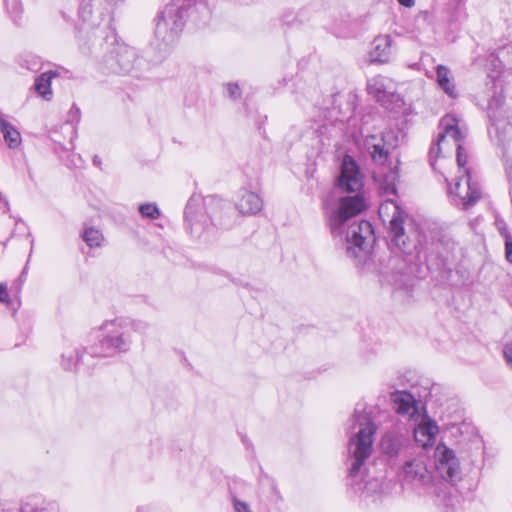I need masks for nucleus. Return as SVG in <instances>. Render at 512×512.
I'll list each match as a JSON object with an SVG mask.
<instances>
[{
  "label": "nucleus",
  "mask_w": 512,
  "mask_h": 512,
  "mask_svg": "<svg viewBox=\"0 0 512 512\" xmlns=\"http://www.w3.org/2000/svg\"><path fill=\"white\" fill-rule=\"evenodd\" d=\"M495 224H496L498 231L505 239H507V237H511L507 230L506 223L504 222V220L497 218L495 221Z\"/></svg>",
  "instance_id": "7c9ffc66"
},
{
  "label": "nucleus",
  "mask_w": 512,
  "mask_h": 512,
  "mask_svg": "<svg viewBox=\"0 0 512 512\" xmlns=\"http://www.w3.org/2000/svg\"><path fill=\"white\" fill-rule=\"evenodd\" d=\"M368 92L387 108H389V102L398 103L402 101L400 95L396 93L394 82L381 75H377L369 80Z\"/></svg>",
  "instance_id": "f8f14e48"
},
{
  "label": "nucleus",
  "mask_w": 512,
  "mask_h": 512,
  "mask_svg": "<svg viewBox=\"0 0 512 512\" xmlns=\"http://www.w3.org/2000/svg\"><path fill=\"white\" fill-rule=\"evenodd\" d=\"M147 324L140 320L129 318H116L105 321L99 327L104 331L98 344L91 347L93 356H112L116 353H125L130 350L133 343V332L144 333Z\"/></svg>",
  "instance_id": "f03ea898"
},
{
  "label": "nucleus",
  "mask_w": 512,
  "mask_h": 512,
  "mask_svg": "<svg viewBox=\"0 0 512 512\" xmlns=\"http://www.w3.org/2000/svg\"><path fill=\"white\" fill-rule=\"evenodd\" d=\"M435 468L440 477L455 483L461 478L460 463L455 452L446 446H437L435 450Z\"/></svg>",
  "instance_id": "1a4fd4ad"
},
{
  "label": "nucleus",
  "mask_w": 512,
  "mask_h": 512,
  "mask_svg": "<svg viewBox=\"0 0 512 512\" xmlns=\"http://www.w3.org/2000/svg\"><path fill=\"white\" fill-rule=\"evenodd\" d=\"M10 13L12 14L15 21L21 18L22 14V3L18 0L11 1L9 7H8Z\"/></svg>",
  "instance_id": "cd10ccee"
},
{
  "label": "nucleus",
  "mask_w": 512,
  "mask_h": 512,
  "mask_svg": "<svg viewBox=\"0 0 512 512\" xmlns=\"http://www.w3.org/2000/svg\"><path fill=\"white\" fill-rule=\"evenodd\" d=\"M410 440L407 436L398 432H387L381 439L380 447L384 454L391 457L399 455L408 447Z\"/></svg>",
  "instance_id": "2eb2a0df"
},
{
  "label": "nucleus",
  "mask_w": 512,
  "mask_h": 512,
  "mask_svg": "<svg viewBox=\"0 0 512 512\" xmlns=\"http://www.w3.org/2000/svg\"><path fill=\"white\" fill-rule=\"evenodd\" d=\"M61 73L58 70H49L39 75L35 80V90L44 100L50 101L53 96L51 89L52 79L59 77Z\"/></svg>",
  "instance_id": "6ab92c4d"
},
{
  "label": "nucleus",
  "mask_w": 512,
  "mask_h": 512,
  "mask_svg": "<svg viewBox=\"0 0 512 512\" xmlns=\"http://www.w3.org/2000/svg\"><path fill=\"white\" fill-rule=\"evenodd\" d=\"M234 508L236 512H252L245 502L235 499Z\"/></svg>",
  "instance_id": "f704fd0d"
},
{
  "label": "nucleus",
  "mask_w": 512,
  "mask_h": 512,
  "mask_svg": "<svg viewBox=\"0 0 512 512\" xmlns=\"http://www.w3.org/2000/svg\"><path fill=\"white\" fill-rule=\"evenodd\" d=\"M404 478L415 486H423L427 493H433L436 497V504L442 506L445 512H451L454 509L455 498L448 493L447 486L439 482L434 483L432 473L421 459L407 461L404 465Z\"/></svg>",
  "instance_id": "39448f33"
},
{
  "label": "nucleus",
  "mask_w": 512,
  "mask_h": 512,
  "mask_svg": "<svg viewBox=\"0 0 512 512\" xmlns=\"http://www.w3.org/2000/svg\"><path fill=\"white\" fill-rule=\"evenodd\" d=\"M0 303L9 304L10 295L5 285L0 284Z\"/></svg>",
  "instance_id": "72a5a7b5"
},
{
  "label": "nucleus",
  "mask_w": 512,
  "mask_h": 512,
  "mask_svg": "<svg viewBox=\"0 0 512 512\" xmlns=\"http://www.w3.org/2000/svg\"><path fill=\"white\" fill-rule=\"evenodd\" d=\"M370 154L372 159L379 164H384L388 157V151L380 144H374Z\"/></svg>",
  "instance_id": "a878e982"
},
{
  "label": "nucleus",
  "mask_w": 512,
  "mask_h": 512,
  "mask_svg": "<svg viewBox=\"0 0 512 512\" xmlns=\"http://www.w3.org/2000/svg\"><path fill=\"white\" fill-rule=\"evenodd\" d=\"M242 442L245 444L246 448L247 449H252L253 450V445L252 443L247 439L246 436H242Z\"/></svg>",
  "instance_id": "58836bf2"
},
{
  "label": "nucleus",
  "mask_w": 512,
  "mask_h": 512,
  "mask_svg": "<svg viewBox=\"0 0 512 512\" xmlns=\"http://www.w3.org/2000/svg\"><path fill=\"white\" fill-rule=\"evenodd\" d=\"M70 114L71 115H75L76 118H77V121H79V116H80V110L79 108H77L76 106H73L70 110Z\"/></svg>",
  "instance_id": "4c0bfd02"
},
{
  "label": "nucleus",
  "mask_w": 512,
  "mask_h": 512,
  "mask_svg": "<svg viewBox=\"0 0 512 512\" xmlns=\"http://www.w3.org/2000/svg\"><path fill=\"white\" fill-rule=\"evenodd\" d=\"M81 356L82 354L79 349L72 347L66 348L62 353V366L66 370L74 369L78 365Z\"/></svg>",
  "instance_id": "4be33fe9"
},
{
  "label": "nucleus",
  "mask_w": 512,
  "mask_h": 512,
  "mask_svg": "<svg viewBox=\"0 0 512 512\" xmlns=\"http://www.w3.org/2000/svg\"><path fill=\"white\" fill-rule=\"evenodd\" d=\"M372 411L365 412V407H362V405L358 404L355 408V412L353 416H371Z\"/></svg>",
  "instance_id": "c9c22d12"
},
{
  "label": "nucleus",
  "mask_w": 512,
  "mask_h": 512,
  "mask_svg": "<svg viewBox=\"0 0 512 512\" xmlns=\"http://www.w3.org/2000/svg\"><path fill=\"white\" fill-rule=\"evenodd\" d=\"M17 512H48L44 507H34L28 503L21 506Z\"/></svg>",
  "instance_id": "2f4dec72"
},
{
  "label": "nucleus",
  "mask_w": 512,
  "mask_h": 512,
  "mask_svg": "<svg viewBox=\"0 0 512 512\" xmlns=\"http://www.w3.org/2000/svg\"><path fill=\"white\" fill-rule=\"evenodd\" d=\"M263 202L254 192L242 191L236 207L242 214H256L262 209Z\"/></svg>",
  "instance_id": "a211bd4d"
},
{
  "label": "nucleus",
  "mask_w": 512,
  "mask_h": 512,
  "mask_svg": "<svg viewBox=\"0 0 512 512\" xmlns=\"http://www.w3.org/2000/svg\"><path fill=\"white\" fill-rule=\"evenodd\" d=\"M397 175L394 172H390L385 176L384 181L381 183L380 188L385 195H396V181Z\"/></svg>",
  "instance_id": "b1692460"
},
{
  "label": "nucleus",
  "mask_w": 512,
  "mask_h": 512,
  "mask_svg": "<svg viewBox=\"0 0 512 512\" xmlns=\"http://www.w3.org/2000/svg\"><path fill=\"white\" fill-rule=\"evenodd\" d=\"M439 427L431 418H422V422L414 429L413 435L416 443L424 449L432 446L436 440Z\"/></svg>",
  "instance_id": "ddd939ff"
},
{
  "label": "nucleus",
  "mask_w": 512,
  "mask_h": 512,
  "mask_svg": "<svg viewBox=\"0 0 512 512\" xmlns=\"http://www.w3.org/2000/svg\"><path fill=\"white\" fill-rule=\"evenodd\" d=\"M437 83L451 97L456 96V89L450 78V70L444 65H438L436 69Z\"/></svg>",
  "instance_id": "412c9836"
},
{
  "label": "nucleus",
  "mask_w": 512,
  "mask_h": 512,
  "mask_svg": "<svg viewBox=\"0 0 512 512\" xmlns=\"http://www.w3.org/2000/svg\"><path fill=\"white\" fill-rule=\"evenodd\" d=\"M454 143L456 145V152H457L456 159H457V164H458L459 170H463V172H464L465 169H468L466 167V164L468 161L467 154L465 153L461 142H454Z\"/></svg>",
  "instance_id": "bb28decb"
},
{
  "label": "nucleus",
  "mask_w": 512,
  "mask_h": 512,
  "mask_svg": "<svg viewBox=\"0 0 512 512\" xmlns=\"http://www.w3.org/2000/svg\"><path fill=\"white\" fill-rule=\"evenodd\" d=\"M378 214L383 224L388 225L390 242L406 255H410L416 248L414 240L407 235L404 224L408 219V214L394 200L386 199L378 209Z\"/></svg>",
  "instance_id": "20e7f679"
},
{
  "label": "nucleus",
  "mask_w": 512,
  "mask_h": 512,
  "mask_svg": "<svg viewBox=\"0 0 512 512\" xmlns=\"http://www.w3.org/2000/svg\"><path fill=\"white\" fill-rule=\"evenodd\" d=\"M447 183L448 197L452 204L469 209L482 198V189L477 180L473 179L470 169L456 177L452 182L445 178Z\"/></svg>",
  "instance_id": "0eeeda50"
},
{
  "label": "nucleus",
  "mask_w": 512,
  "mask_h": 512,
  "mask_svg": "<svg viewBox=\"0 0 512 512\" xmlns=\"http://www.w3.org/2000/svg\"><path fill=\"white\" fill-rule=\"evenodd\" d=\"M137 512H147L144 508H138Z\"/></svg>",
  "instance_id": "79ce46f5"
},
{
  "label": "nucleus",
  "mask_w": 512,
  "mask_h": 512,
  "mask_svg": "<svg viewBox=\"0 0 512 512\" xmlns=\"http://www.w3.org/2000/svg\"><path fill=\"white\" fill-rule=\"evenodd\" d=\"M0 512H12L11 509L9 508H4L1 504H0Z\"/></svg>",
  "instance_id": "a19ab883"
},
{
  "label": "nucleus",
  "mask_w": 512,
  "mask_h": 512,
  "mask_svg": "<svg viewBox=\"0 0 512 512\" xmlns=\"http://www.w3.org/2000/svg\"><path fill=\"white\" fill-rule=\"evenodd\" d=\"M358 423L359 430L349 439L348 443V483L353 487L354 480L361 475L362 469L373 451L374 435L377 425L373 418H362Z\"/></svg>",
  "instance_id": "7ed1b4c3"
},
{
  "label": "nucleus",
  "mask_w": 512,
  "mask_h": 512,
  "mask_svg": "<svg viewBox=\"0 0 512 512\" xmlns=\"http://www.w3.org/2000/svg\"><path fill=\"white\" fill-rule=\"evenodd\" d=\"M82 238L90 248L100 247L104 240L102 232L94 227L85 228Z\"/></svg>",
  "instance_id": "5701e85b"
},
{
  "label": "nucleus",
  "mask_w": 512,
  "mask_h": 512,
  "mask_svg": "<svg viewBox=\"0 0 512 512\" xmlns=\"http://www.w3.org/2000/svg\"><path fill=\"white\" fill-rule=\"evenodd\" d=\"M505 258L509 263H512V239L507 237L505 239Z\"/></svg>",
  "instance_id": "473e14b6"
},
{
  "label": "nucleus",
  "mask_w": 512,
  "mask_h": 512,
  "mask_svg": "<svg viewBox=\"0 0 512 512\" xmlns=\"http://www.w3.org/2000/svg\"><path fill=\"white\" fill-rule=\"evenodd\" d=\"M90 53L96 57H101L105 62L106 66L115 73H129L136 61L135 50L124 44L120 43L115 34V42L111 44H105L103 46H97V50L89 49Z\"/></svg>",
  "instance_id": "423d86ee"
},
{
  "label": "nucleus",
  "mask_w": 512,
  "mask_h": 512,
  "mask_svg": "<svg viewBox=\"0 0 512 512\" xmlns=\"http://www.w3.org/2000/svg\"><path fill=\"white\" fill-rule=\"evenodd\" d=\"M379 265L378 272L387 277L394 274H406L410 269L407 260L396 255L379 259Z\"/></svg>",
  "instance_id": "f3484780"
},
{
  "label": "nucleus",
  "mask_w": 512,
  "mask_h": 512,
  "mask_svg": "<svg viewBox=\"0 0 512 512\" xmlns=\"http://www.w3.org/2000/svg\"><path fill=\"white\" fill-rule=\"evenodd\" d=\"M503 357L506 364L512 368V342L507 343L503 347Z\"/></svg>",
  "instance_id": "c85d7f7f"
},
{
  "label": "nucleus",
  "mask_w": 512,
  "mask_h": 512,
  "mask_svg": "<svg viewBox=\"0 0 512 512\" xmlns=\"http://www.w3.org/2000/svg\"><path fill=\"white\" fill-rule=\"evenodd\" d=\"M390 402L394 411L400 416H428L427 407L418 403L407 389L391 392Z\"/></svg>",
  "instance_id": "9b49d317"
},
{
  "label": "nucleus",
  "mask_w": 512,
  "mask_h": 512,
  "mask_svg": "<svg viewBox=\"0 0 512 512\" xmlns=\"http://www.w3.org/2000/svg\"><path fill=\"white\" fill-rule=\"evenodd\" d=\"M139 212L143 217L150 219H157L160 216V211L154 203H145L140 205Z\"/></svg>",
  "instance_id": "393cba45"
},
{
  "label": "nucleus",
  "mask_w": 512,
  "mask_h": 512,
  "mask_svg": "<svg viewBox=\"0 0 512 512\" xmlns=\"http://www.w3.org/2000/svg\"><path fill=\"white\" fill-rule=\"evenodd\" d=\"M392 38L390 35H380L371 43L369 59L372 63H386L390 57Z\"/></svg>",
  "instance_id": "dca6fc26"
},
{
  "label": "nucleus",
  "mask_w": 512,
  "mask_h": 512,
  "mask_svg": "<svg viewBox=\"0 0 512 512\" xmlns=\"http://www.w3.org/2000/svg\"><path fill=\"white\" fill-rule=\"evenodd\" d=\"M441 132L439 133L437 142L430 148L429 157L431 165L434 157H438L441 152V144L446 141L447 138L453 140V142H462L466 137V130L459 126V120L453 115H446L440 121Z\"/></svg>",
  "instance_id": "9d476101"
},
{
  "label": "nucleus",
  "mask_w": 512,
  "mask_h": 512,
  "mask_svg": "<svg viewBox=\"0 0 512 512\" xmlns=\"http://www.w3.org/2000/svg\"><path fill=\"white\" fill-rule=\"evenodd\" d=\"M227 90H228L229 96L233 99H237L241 95L240 88H239L238 84H236V83H229L227 85Z\"/></svg>",
  "instance_id": "c756f323"
},
{
  "label": "nucleus",
  "mask_w": 512,
  "mask_h": 512,
  "mask_svg": "<svg viewBox=\"0 0 512 512\" xmlns=\"http://www.w3.org/2000/svg\"><path fill=\"white\" fill-rule=\"evenodd\" d=\"M363 185V175L358 165L351 156H344L337 186L341 191L352 195L339 198L325 209L332 235L344 242L347 253L354 257L358 256L355 249L365 250L374 242L371 223L355 219L367 207L362 193Z\"/></svg>",
  "instance_id": "f257e3e1"
},
{
  "label": "nucleus",
  "mask_w": 512,
  "mask_h": 512,
  "mask_svg": "<svg viewBox=\"0 0 512 512\" xmlns=\"http://www.w3.org/2000/svg\"><path fill=\"white\" fill-rule=\"evenodd\" d=\"M404 7L411 8L415 5V0H397Z\"/></svg>",
  "instance_id": "e433bc0d"
},
{
  "label": "nucleus",
  "mask_w": 512,
  "mask_h": 512,
  "mask_svg": "<svg viewBox=\"0 0 512 512\" xmlns=\"http://www.w3.org/2000/svg\"><path fill=\"white\" fill-rule=\"evenodd\" d=\"M439 389L440 387L435 384L432 379L420 377L415 383L411 384L407 390L417 399L418 403L426 407L429 398H431L434 393L438 392Z\"/></svg>",
  "instance_id": "4468645a"
},
{
  "label": "nucleus",
  "mask_w": 512,
  "mask_h": 512,
  "mask_svg": "<svg viewBox=\"0 0 512 512\" xmlns=\"http://www.w3.org/2000/svg\"><path fill=\"white\" fill-rule=\"evenodd\" d=\"M93 163L99 167L101 165V159L98 156H94Z\"/></svg>",
  "instance_id": "ea45409f"
},
{
  "label": "nucleus",
  "mask_w": 512,
  "mask_h": 512,
  "mask_svg": "<svg viewBox=\"0 0 512 512\" xmlns=\"http://www.w3.org/2000/svg\"><path fill=\"white\" fill-rule=\"evenodd\" d=\"M185 220L188 223L191 230L196 231L204 228L206 220L202 223L203 215H199V199L190 198L184 211Z\"/></svg>",
  "instance_id": "aec40b11"
},
{
  "label": "nucleus",
  "mask_w": 512,
  "mask_h": 512,
  "mask_svg": "<svg viewBox=\"0 0 512 512\" xmlns=\"http://www.w3.org/2000/svg\"><path fill=\"white\" fill-rule=\"evenodd\" d=\"M186 14L187 10L183 7L166 6L156 23V37L167 45L175 42L184 27Z\"/></svg>",
  "instance_id": "6e6552de"
}]
</instances>
